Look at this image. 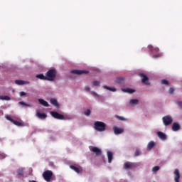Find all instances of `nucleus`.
<instances>
[{"label":"nucleus","mask_w":182,"mask_h":182,"mask_svg":"<svg viewBox=\"0 0 182 182\" xmlns=\"http://www.w3.org/2000/svg\"><path fill=\"white\" fill-rule=\"evenodd\" d=\"M58 72L55 69H50L46 75V77L48 82H53L56 78Z\"/></svg>","instance_id":"nucleus-1"},{"label":"nucleus","mask_w":182,"mask_h":182,"mask_svg":"<svg viewBox=\"0 0 182 182\" xmlns=\"http://www.w3.org/2000/svg\"><path fill=\"white\" fill-rule=\"evenodd\" d=\"M94 125L97 132H105L106 130V124H105V122L97 121L95 122Z\"/></svg>","instance_id":"nucleus-2"},{"label":"nucleus","mask_w":182,"mask_h":182,"mask_svg":"<svg viewBox=\"0 0 182 182\" xmlns=\"http://www.w3.org/2000/svg\"><path fill=\"white\" fill-rule=\"evenodd\" d=\"M53 176V173L52 172V171H49V170L44 171L43 173V177L44 180H46V181L47 182L50 181V178H52Z\"/></svg>","instance_id":"nucleus-3"},{"label":"nucleus","mask_w":182,"mask_h":182,"mask_svg":"<svg viewBox=\"0 0 182 182\" xmlns=\"http://www.w3.org/2000/svg\"><path fill=\"white\" fill-rule=\"evenodd\" d=\"M164 126H170L173 123V118L170 115H166L162 118Z\"/></svg>","instance_id":"nucleus-4"},{"label":"nucleus","mask_w":182,"mask_h":182,"mask_svg":"<svg viewBox=\"0 0 182 182\" xmlns=\"http://www.w3.org/2000/svg\"><path fill=\"white\" fill-rule=\"evenodd\" d=\"M50 114L52 116V117L57 119L58 120H65V116H63V114H59L57 112L51 111Z\"/></svg>","instance_id":"nucleus-5"},{"label":"nucleus","mask_w":182,"mask_h":182,"mask_svg":"<svg viewBox=\"0 0 182 182\" xmlns=\"http://www.w3.org/2000/svg\"><path fill=\"white\" fill-rule=\"evenodd\" d=\"M70 73H73L74 75H87L89 73V71L85 70H73L70 71Z\"/></svg>","instance_id":"nucleus-6"},{"label":"nucleus","mask_w":182,"mask_h":182,"mask_svg":"<svg viewBox=\"0 0 182 182\" xmlns=\"http://www.w3.org/2000/svg\"><path fill=\"white\" fill-rule=\"evenodd\" d=\"M140 77H142L141 82L142 83H144V85H150V82H149V77L146 75L141 73L139 74Z\"/></svg>","instance_id":"nucleus-7"},{"label":"nucleus","mask_w":182,"mask_h":182,"mask_svg":"<svg viewBox=\"0 0 182 182\" xmlns=\"http://www.w3.org/2000/svg\"><path fill=\"white\" fill-rule=\"evenodd\" d=\"M133 167H134V163L133 162L128 161L124 164V168H125V170H132Z\"/></svg>","instance_id":"nucleus-8"},{"label":"nucleus","mask_w":182,"mask_h":182,"mask_svg":"<svg viewBox=\"0 0 182 182\" xmlns=\"http://www.w3.org/2000/svg\"><path fill=\"white\" fill-rule=\"evenodd\" d=\"M70 168H71V170H73L74 171H75V173H77V174L82 173V171H83L82 167H80V166L77 167V166H74V165L70 166Z\"/></svg>","instance_id":"nucleus-9"},{"label":"nucleus","mask_w":182,"mask_h":182,"mask_svg":"<svg viewBox=\"0 0 182 182\" xmlns=\"http://www.w3.org/2000/svg\"><path fill=\"white\" fill-rule=\"evenodd\" d=\"M173 174L175 176L174 181L175 182H180V171L178 169H175Z\"/></svg>","instance_id":"nucleus-10"},{"label":"nucleus","mask_w":182,"mask_h":182,"mask_svg":"<svg viewBox=\"0 0 182 182\" xmlns=\"http://www.w3.org/2000/svg\"><path fill=\"white\" fill-rule=\"evenodd\" d=\"M148 49H149V52H151L152 53H156L157 52H160V48H159L157 47L154 48L151 45L148 46Z\"/></svg>","instance_id":"nucleus-11"},{"label":"nucleus","mask_w":182,"mask_h":182,"mask_svg":"<svg viewBox=\"0 0 182 182\" xmlns=\"http://www.w3.org/2000/svg\"><path fill=\"white\" fill-rule=\"evenodd\" d=\"M91 151L95 153L96 156H100L102 154V150L96 146H93L91 149Z\"/></svg>","instance_id":"nucleus-12"},{"label":"nucleus","mask_w":182,"mask_h":182,"mask_svg":"<svg viewBox=\"0 0 182 182\" xmlns=\"http://www.w3.org/2000/svg\"><path fill=\"white\" fill-rule=\"evenodd\" d=\"M157 135L161 139V140H167V135L166 134L161 132H158Z\"/></svg>","instance_id":"nucleus-13"},{"label":"nucleus","mask_w":182,"mask_h":182,"mask_svg":"<svg viewBox=\"0 0 182 182\" xmlns=\"http://www.w3.org/2000/svg\"><path fill=\"white\" fill-rule=\"evenodd\" d=\"M113 129L114 134H122V133L124 132L123 129H120L117 127H114Z\"/></svg>","instance_id":"nucleus-14"},{"label":"nucleus","mask_w":182,"mask_h":182,"mask_svg":"<svg viewBox=\"0 0 182 182\" xmlns=\"http://www.w3.org/2000/svg\"><path fill=\"white\" fill-rule=\"evenodd\" d=\"M179 129H180V124L177 122H174L172 125L173 132H178Z\"/></svg>","instance_id":"nucleus-15"},{"label":"nucleus","mask_w":182,"mask_h":182,"mask_svg":"<svg viewBox=\"0 0 182 182\" xmlns=\"http://www.w3.org/2000/svg\"><path fill=\"white\" fill-rule=\"evenodd\" d=\"M38 102L40 105H42V106L49 107V103H48V102L45 101L43 99H38Z\"/></svg>","instance_id":"nucleus-16"},{"label":"nucleus","mask_w":182,"mask_h":182,"mask_svg":"<svg viewBox=\"0 0 182 182\" xmlns=\"http://www.w3.org/2000/svg\"><path fill=\"white\" fill-rule=\"evenodd\" d=\"M36 116L38 117V119H46L48 117V115L45 113H41L39 112H36Z\"/></svg>","instance_id":"nucleus-17"},{"label":"nucleus","mask_w":182,"mask_h":182,"mask_svg":"<svg viewBox=\"0 0 182 182\" xmlns=\"http://www.w3.org/2000/svg\"><path fill=\"white\" fill-rule=\"evenodd\" d=\"M107 154L108 158V163H112V160H113V153L110 151H108Z\"/></svg>","instance_id":"nucleus-18"},{"label":"nucleus","mask_w":182,"mask_h":182,"mask_svg":"<svg viewBox=\"0 0 182 182\" xmlns=\"http://www.w3.org/2000/svg\"><path fill=\"white\" fill-rule=\"evenodd\" d=\"M51 105H53V106H55V107L59 108V103H58V100H56V99L55 98H52L50 100Z\"/></svg>","instance_id":"nucleus-19"},{"label":"nucleus","mask_w":182,"mask_h":182,"mask_svg":"<svg viewBox=\"0 0 182 182\" xmlns=\"http://www.w3.org/2000/svg\"><path fill=\"white\" fill-rule=\"evenodd\" d=\"M154 146H156V143L154 141H151L147 145L148 150H151Z\"/></svg>","instance_id":"nucleus-20"},{"label":"nucleus","mask_w":182,"mask_h":182,"mask_svg":"<svg viewBox=\"0 0 182 182\" xmlns=\"http://www.w3.org/2000/svg\"><path fill=\"white\" fill-rule=\"evenodd\" d=\"M38 79H41V80H47L46 75L44 76L43 74H38L36 75Z\"/></svg>","instance_id":"nucleus-21"},{"label":"nucleus","mask_w":182,"mask_h":182,"mask_svg":"<svg viewBox=\"0 0 182 182\" xmlns=\"http://www.w3.org/2000/svg\"><path fill=\"white\" fill-rule=\"evenodd\" d=\"M123 92H126L127 93H134L135 90L131 88L122 89Z\"/></svg>","instance_id":"nucleus-22"},{"label":"nucleus","mask_w":182,"mask_h":182,"mask_svg":"<svg viewBox=\"0 0 182 182\" xmlns=\"http://www.w3.org/2000/svg\"><path fill=\"white\" fill-rule=\"evenodd\" d=\"M137 103H139V100L136 99L131 100L129 102L131 106H134V105H137Z\"/></svg>","instance_id":"nucleus-23"},{"label":"nucleus","mask_w":182,"mask_h":182,"mask_svg":"<svg viewBox=\"0 0 182 182\" xmlns=\"http://www.w3.org/2000/svg\"><path fill=\"white\" fill-rule=\"evenodd\" d=\"M15 83H16V85H25V83H26V82H25L23 80H16L15 81Z\"/></svg>","instance_id":"nucleus-24"},{"label":"nucleus","mask_w":182,"mask_h":182,"mask_svg":"<svg viewBox=\"0 0 182 182\" xmlns=\"http://www.w3.org/2000/svg\"><path fill=\"white\" fill-rule=\"evenodd\" d=\"M104 89H107V90H110L111 92H116V88L107 87V85H105Z\"/></svg>","instance_id":"nucleus-25"},{"label":"nucleus","mask_w":182,"mask_h":182,"mask_svg":"<svg viewBox=\"0 0 182 182\" xmlns=\"http://www.w3.org/2000/svg\"><path fill=\"white\" fill-rule=\"evenodd\" d=\"M1 100H11V97L6 95V96H0Z\"/></svg>","instance_id":"nucleus-26"},{"label":"nucleus","mask_w":182,"mask_h":182,"mask_svg":"<svg viewBox=\"0 0 182 182\" xmlns=\"http://www.w3.org/2000/svg\"><path fill=\"white\" fill-rule=\"evenodd\" d=\"M163 56L162 53H159L158 54H155L152 56L153 59H157L158 58H161Z\"/></svg>","instance_id":"nucleus-27"},{"label":"nucleus","mask_w":182,"mask_h":182,"mask_svg":"<svg viewBox=\"0 0 182 182\" xmlns=\"http://www.w3.org/2000/svg\"><path fill=\"white\" fill-rule=\"evenodd\" d=\"M14 124H15L16 126H23L22 122H19L18 121H16L14 119H13L12 122Z\"/></svg>","instance_id":"nucleus-28"},{"label":"nucleus","mask_w":182,"mask_h":182,"mask_svg":"<svg viewBox=\"0 0 182 182\" xmlns=\"http://www.w3.org/2000/svg\"><path fill=\"white\" fill-rule=\"evenodd\" d=\"M17 174H18V176H23V169L18 168L17 170Z\"/></svg>","instance_id":"nucleus-29"},{"label":"nucleus","mask_w":182,"mask_h":182,"mask_svg":"<svg viewBox=\"0 0 182 182\" xmlns=\"http://www.w3.org/2000/svg\"><path fill=\"white\" fill-rule=\"evenodd\" d=\"M159 170H160V166H156L152 168V171L154 173H156V171H159Z\"/></svg>","instance_id":"nucleus-30"},{"label":"nucleus","mask_w":182,"mask_h":182,"mask_svg":"<svg viewBox=\"0 0 182 182\" xmlns=\"http://www.w3.org/2000/svg\"><path fill=\"white\" fill-rule=\"evenodd\" d=\"M161 83H162V85H166V86H168V85H169L168 80H167L166 79L162 80Z\"/></svg>","instance_id":"nucleus-31"},{"label":"nucleus","mask_w":182,"mask_h":182,"mask_svg":"<svg viewBox=\"0 0 182 182\" xmlns=\"http://www.w3.org/2000/svg\"><path fill=\"white\" fill-rule=\"evenodd\" d=\"M19 105H21V106H26V107H31L29 104H26L24 102H19Z\"/></svg>","instance_id":"nucleus-32"},{"label":"nucleus","mask_w":182,"mask_h":182,"mask_svg":"<svg viewBox=\"0 0 182 182\" xmlns=\"http://www.w3.org/2000/svg\"><path fill=\"white\" fill-rule=\"evenodd\" d=\"M93 86H100V81H94L92 82Z\"/></svg>","instance_id":"nucleus-33"},{"label":"nucleus","mask_w":182,"mask_h":182,"mask_svg":"<svg viewBox=\"0 0 182 182\" xmlns=\"http://www.w3.org/2000/svg\"><path fill=\"white\" fill-rule=\"evenodd\" d=\"M135 157H139V156H140V150L136 149L135 151V154H134Z\"/></svg>","instance_id":"nucleus-34"},{"label":"nucleus","mask_w":182,"mask_h":182,"mask_svg":"<svg viewBox=\"0 0 182 182\" xmlns=\"http://www.w3.org/2000/svg\"><path fill=\"white\" fill-rule=\"evenodd\" d=\"M90 113H92V112L90 111V109H87V111L85 112V116H90Z\"/></svg>","instance_id":"nucleus-35"},{"label":"nucleus","mask_w":182,"mask_h":182,"mask_svg":"<svg viewBox=\"0 0 182 182\" xmlns=\"http://www.w3.org/2000/svg\"><path fill=\"white\" fill-rule=\"evenodd\" d=\"M123 80H124V79H123L122 77H118L117 79V82L122 83V82H123Z\"/></svg>","instance_id":"nucleus-36"},{"label":"nucleus","mask_w":182,"mask_h":182,"mask_svg":"<svg viewBox=\"0 0 182 182\" xmlns=\"http://www.w3.org/2000/svg\"><path fill=\"white\" fill-rule=\"evenodd\" d=\"M6 119H7V120H9V122H11V123H12V122H14V119H12L11 117H9V116H6Z\"/></svg>","instance_id":"nucleus-37"},{"label":"nucleus","mask_w":182,"mask_h":182,"mask_svg":"<svg viewBox=\"0 0 182 182\" xmlns=\"http://www.w3.org/2000/svg\"><path fill=\"white\" fill-rule=\"evenodd\" d=\"M169 93H170L171 95H173V94L174 93V88L170 87V88H169Z\"/></svg>","instance_id":"nucleus-38"},{"label":"nucleus","mask_w":182,"mask_h":182,"mask_svg":"<svg viewBox=\"0 0 182 182\" xmlns=\"http://www.w3.org/2000/svg\"><path fill=\"white\" fill-rule=\"evenodd\" d=\"M177 105H178V107H180V109H182V102L181 101H178L177 102Z\"/></svg>","instance_id":"nucleus-39"},{"label":"nucleus","mask_w":182,"mask_h":182,"mask_svg":"<svg viewBox=\"0 0 182 182\" xmlns=\"http://www.w3.org/2000/svg\"><path fill=\"white\" fill-rule=\"evenodd\" d=\"M117 119H119V120H122V122H124V120H126L123 117L117 116Z\"/></svg>","instance_id":"nucleus-40"},{"label":"nucleus","mask_w":182,"mask_h":182,"mask_svg":"<svg viewBox=\"0 0 182 182\" xmlns=\"http://www.w3.org/2000/svg\"><path fill=\"white\" fill-rule=\"evenodd\" d=\"M20 96L22 97V96H26V92H20Z\"/></svg>","instance_id":"nucleus-41"},{"label":"nucleus","mask_w":182,"mask_h":182,"mask_svg":"<svg viewBox=\"0 0 182 182\" xmlns=\"http://www.w3.org/2000/svg\"><path fill=\"white\" fill-rule=\"evenodd\" d=\"M85 90L87 92H90V87H85Z\"/></svg>","instance_id":"nucleus-42"},{"label":"nucleus","mask_w":182,"mask_h":182,"mask_svg":"<svg viewBox=\"0 0 182 182\" xmlns=\"http://www.w3.org/2000/svg\"><path fill=\"white\" fill-rule=\"evenodd\" d=\"M92 95H95V96H97V93H96L95 92H92Z\"/></svg>","instance_id":"nucleus-43"}]
</instances>
